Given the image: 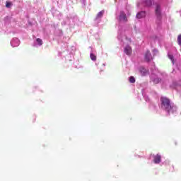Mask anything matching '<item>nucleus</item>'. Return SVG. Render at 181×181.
Masks as SVG:
<instances>
[{
    "label": "nucleus",
    "instance_id": "1",
    "mask_svg": "<svg viewBox=\"0 0 181 181\" xmlns=\"http://www.w3.org/2000/svg\"><path fill=\"white\" fill-rule=\"evenodd\" d=\"M161 107L166 111L168 114H173L176 111V107L170 104V100L168 98H161Z\"/></svg>",
    "mask_w": 181,
    "mask_h": 181
},
{
    "label": "nucleus",
    "instance_id": "2",
    "mask_svg": "<svg viewBox=\"0 0 181 181\" xmlns=\"http://www.w3.org/2000/svg\"><path fill=\"white\" fill-rule=\"evenodd\" d=\"M128 21V18H127V15L125 14V12L121 11L120 16H119V21L120 22H127Z\"/></svg>",
    "mask_w": 181,
    "mask_h": 181
},
{
    "label": "nucleus",
    "instance_id": "3",
    "mask_svg": "<svg viewBox=\"0 0 181 181\" xmlns=\"http://www.w3.org/2000/svg\"><path fill=\"white\" fill-rule=\"evenodd\" d=\"M124 53L127 56H131V54H132V48L131 46L127 45L124 47Z\"/></svg>",
    "mask_w": 181,
    "mask_h": 181
},
{
    "label": "nucleus",
    "instance_id": "4",
    "mask_svg": "<svg viewBox=\"0 0 181 181\" xmlns=\"http://www.w3.org/2000/svg\"><path fill=\"white\" fill-rule=\"evenodd\" d=\"M145 60L146 62H151V60H152V54H151V52L150 51H147L145 54Z\"/></svg>",
    "mask_w": 181,
    "mask_h": 181
},
{
    "label": "nucleus",
    "instance_id": "5",
    "mask_svg": "<svg viewBox=\"0 0 181 181\" xmlns=\"http://www.w3.org/2000/svg\"><path fill=\"white\" fill-rule=\"evenodd\" d=\"M161 159H162V157L160 156V155L157 154L156 156H154L153 162L156 164H159L160 163Z\"/></svg>",
    "mask_w": 181,
    "mask_h": 181
},
{
    "label": "nucleus",
    "instance_id": "6",
    "mask_svg": "<svg viewBox=\"0 0 181 181\" xmlns=\"http://www.w3.org/2000/svg\"><path fill=\"white\" fill-rule=\"evenodd\" d=\"M146 16V13H145V11H141L136 14V18L137 19H142V18H145Z\"/></svg>",
    "mask_w": 181,
    "mask_h": 181
},
{
    "label": "nucleus",
    "instance_id": "7",
    "mask_svg": "<svg viewBox=\"0 0 181 181\" xmlns=\"http://www.w3.org/2000/svg\"><path fill=\"white\" fill-rule=\"evenodd\" d=\"M156 14L157 16H160V4H156Z\"/></svg>",
    "mask_w": 181,
    "mask_h": 181
},
{
    "label": "nucleus",
    "instance_id": "8",
    "mask_svg": "<svg viewBox=\"0 0 181 181\" xmlns=\"http://www.w3.org/2000/svg\"><path fill=\"white\" fill-rule=\"evenodd\" d=\"M152 81H153V84H159V83H160V81H162V79H160L159 78H154L152 79Z\"/></svg>",
    "mask_w": 181,
    "mask_h": 181
},
{
    "label": "nucleus",
    "instance_id": "9",
    "mask_svg": "<svg viewBox=\"0 0 181 181\" xmlns=\"http://www.w3.org/2000/svg\"><path fill=\"white\" fill-rule=\"evenodd\" d=\"M103 15H104V11H100L96 16V21H98V19L103 18Z\"/></svg>",
    "mask_w": 181,
    "mask_h": 181
},
{
    "label": "nucleus",
    "instance_id": "10",
    "mask_svg": "<svg viewBox=\"0 0 181 181\" xmlns=\"http://www.w3.org/2000/svg\"><path fill=\"white\" fill-rule=\"evenodd\" d=\"M140 73L141 74V76H146V69H145V68H141L140 69Z\"/></svg>",
    "mask_w": 181,
    "mask_h": 181
},
{
    "label": "nucleus",
    "instance_id": "11",
    "mask_svg": "<svg viewBox=\"0 0 181 181\" xmlns=\"http://www.w3.org/2000/svg\"><path fill=\"white\" fill-rule=\"evenodd\" d=\"M155 0H148L146 1V6H152V3Z\"/></svg>",
    "mask_w": 181,
    "mask_h": 181
},
{
    "label": "nucleus",
    "instance_id": "12",
    "mask_svg": "<svg viewBox=\"0 0 181 181\" xmlns=\"http://www.w3.org/2000/svg\"><path fill=\"white\" fill-rule=\"evenodd\" d=\"M90 57L91 59V60H93V62H95V60H97V56H95L93 53L90 54Z\"/></svg>",
    "mask_w": 181,
    "mask_h": 181
},
{
    "label": "nucleus",
    "instance_id": "13",
    "mask_svg": "<svg viewBox=\"0 0 181 181\" xmlns=\"http://www.w3.org/2000/svg\"><path fill=\"white\" fill-rule=\"evenodd\" d=\"M37 43H38V45H40V46H42V45H43V41L42 40V39H40V38H37Z\"/></svg>",
    "mask_w": 181,
    "mask_h": 181
},
{
    "label": "nucleus",
    "instance_id": "14",
    "mask_svg": "<svg viewBox=\"0 0 181 181\" xmlns=\"http://www.w3.org/2000/svg\"><path fill=\"white\" fill-rule=\"evenodd\" d=\"M129 83H135L136 80H135V77L134 76H130L129 79Z\"/></svg>",
    "mask_w": 181,
    "mask_h": 181
},
{
    "label": "nucleus",
    "instance_id": "15",
    "mask_svg": "<svg viewBox=\"0 0 181 181\" xmlns=\"http://www.w3.org/2000/svg\"><path fill=\"white\" fill-rule=\"evenodd\" d=\"M177 44L179 46H181V34L178 35L177 37Z\"/></svg>",
    "mask_w": 181,
    "mask_h": 181
},
{
    "label": "nucleus",
    "instance_id": "16",
    "mask_svg": "<svg viewBox=\"0 0 181 181\" xmlns=\"http://www.w3.org/2000/svg\"><path fill=\"white\" fill-rule=\"evenodd\" d=\"M6 8H11V6H12V3L9 1H6Z\"/></svg>",
    "mask_w": 181,
    "mask_h": 181
},
{
    "label": "nucleus",
    "instance_id": "17",
    "mask_svg": "<svg viewBox=\"0 0 181 181\" xmlns=\"http://www.w3.org/2000/svg\"><path fill=\"white\" fill-rule=\"evenodd\" d=\"M168 57L173 63V55H168Z\"/></svg>",
    "mask_w": 181,
    "mask_h": 181
},
{
    "label": "nucleus",
    "instance_id": "18",
    "mask_svg": "<svg viewBox=\"0 0 181 181\" xmlns=\"http://www.w3.org/2000/svg\"><path fill=\"white\" fill-rule=\"evenodd\" d=\"M4 19L6 22H8V21L9 20V17H6Z\"/></svg>",
    "mask_w": 181,
    "mask_h": 181
},
{
    "label": "nucleus",
    "instance_id": "19",
    "mask_svg": "<svg viewBox=\"0 0 181 181\" xmlns=\"http://www.w3.org/2000/svg\"><path fill=\"white\" fill-rule=\"evenodd\" d=\"M73 22H77V18H76Z\"/></svg>",
    "mask_w": 181,
    "mask_h": 181
},
{
    "label": "nucleus",
    "instance_id": "20",
    "mask_svg": "<svg viewBox=\"0 0 181 181\" xmlns=\"http://www.w3.org/2000/svg\"><path fill=\"white\" fill-rule=\"evenodd\" d=\"M130 14H131V13H128V15H130Z\"/></svg>",
    "mask_w": 181,
    "mask_h": 181
}]
</instances>
